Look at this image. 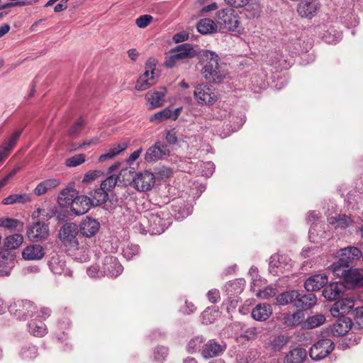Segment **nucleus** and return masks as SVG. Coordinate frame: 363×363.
<instances>
[{"label":"nucleus","instance_id":"nucleus-1","mask_svg":"<svg viewBox=\"0 0 363 363\" xmlns=\"http://www.w3.org/2000/svg\"><path fill=\"white\" fill-rule=\"evenodd\" d=\"M218 55L210 50H203L200 55V62L203 65L202 74L204 78L213 83H220L228 76L225 65L219 63Z\"/></svg>","mask_w":363,"mask_h":363},{"label":"nucleus","instance_id":"nucleus-2","mask_svg":"<svg viewBox=\"0 0 363 363\" xmlns=\"http://www.w3.org/2000/svg\"><path fill=\"white\" fill-rule=\"evenodd\" d=\"M169 224V221L164 217V212L158 211L147 213L142 225H147L146 232L152 235H160L165 230Z\"/></svg>","mask_w":363,"mask_h":363},{"label":"nucleus","instance_id":"nucleus-3","mask_svg":"<svg viewBox=\"0 0 363 363\" xmlns=\"http://www.w3.org/2000/svg\"><path fill=\"white\" fill-rule=\"evenodd\" d=\"M196 50L189 43H184L176 47L165 58L164 65L167 67H173L178 61L186 60L194 57Z\"/></svg>","mask_w":363,"mask_h":363},{"label":"nucleus","instance_id":"nucleus-4","mask_svg":"<svg viewBox=\"0 0 363 363\" xmlns=\"http://www.w3.org/2000/svg\"><path fill=\"white\" fill-rule=\"evenodd\" d=\"M79 229L74 223L63 225L59 232V238L63 245L70 250H77L79 246Z\"/></svg>","mask_w":363,"mask_h":363},{"label":"nucleus","instance_id":"nucleus-5","mask_svg":"<svg viewBox=\"0 0 363 363\" xmlns=\"http://www.w3.org/2000/svg\"><path fill=\"white\" fill-rule=\"evenodd\" d=\"M216 21L218 24L228 30L234 31L240 24L239 16L236 10L226 7L216 12Z\"/></svg>","mask_w":363,"mask_h":363},{"label":"nucleus","instance_id":"nucleus-6","mask_svg":"<svg viewBox=\"0 0 363 363\" xmlns=\"http://www.w3.org/2000/svg\"><path fill=\"white\" fill-rule=\"evenodd\" d=\"M194 96L201 105L211 106L217 101V94L213 86L207 83L199 84L195 86Z\"/></svg>","mask_w":363,"mask_h":363},{"label":"nucleus","instance_id":"nucleus-7","mask_svg":"<svg viewBox=\"0 0 363 363\" xmlns=\"http://www.w3.org/2000/svg\"><path fill=\"white\" fill-rule=\"evenodd\" d=\"M335 348L334 342L328 338H323L315 342L309 350L313 360H320L328 356Z\"/></svg>","mask_w":363,"mask_h":363},{"label":"nucleus","instance_id":"nucleus-8","mask_svg":"<svg viewBox=\"0 0 363 363\" xmlns=\"http://www.w3.org/2000/svg\"><path fill=\"white\" fill-rule=\"evenodd\" d=\"M226 349L227 345L224 341L211 339L203 345L201 354L207 359L222 355Z\"/></svg>","mask_w":363,"mask_h":363},{"label":"nucleus","instance_id":"nucleus-9","mask_svg":"<svg viewBox=\"0 0 363 363\" xmlns=\"http://www.w3.org/2000/svg\"><path fill=\"white\" fill-rule=\"evenodd\" d=\"M36 306L28 300L18 301L11 307L10 311L19 320H26L36 313Z\"/></svg>","mask_w":363,"mask_h":363},{"label":"nucleus","instance_id":"nucleus-10","mask_svg":"<svg viewBox=\"0 0 363 363\" xmlns=\"http://www.w3.org/2000/svg\"><path fill=\"white\" fill-rule=\"evenodd\" d=\"M49 235V227L39 220L27 228V236L32 242H40L47 239Z\"/></svg>","mask_w":363,"mask_h":363},{"label":"nucleus","instance_id":"nucleus-11","mask_svg":"<svg viewBox=\"0 0 363 363\" xmlns=\"http://www.w3.org/2000/svg\"><path fill=\"white\" fill-rule=\"evenodd\" d=\"M155 182V175L148 171L136 174L132 184L139 191H147L152 189Z\"/></svg>","mask_w":363,"mask_h":363},{"label":"nucleus","instance_id":"nucleus-12","mask_svg":"<svg viewBox=\"0 0 363 363\" xmlns=\"http://www.w3.org/2000/svg\"><path fill=\"white\" fill-rule=\"evenodd\" d=\"M362 251L354 246L342 248L337 252L338 260L349 267H352L354 263L362 257Z\"/></svg>","mask_w":363,"mask_h":363},{"label":"nucleus","instance_id":"nucleus-13","mask_svg":"<svg viewBox=\"0 0 363 363\" xmlns=\"http://www.w3.org/2000/svg\"><path fill=\"white\" fill-rule=\"evenodd\" d=\"M123 267L118 259L113 256H106L104 259L101 272L104 276L116 277L123 272Z\"/></svg>","mask_w":363,"mask_h":363},{"label":"nucleus","instance_id":"nucleus-14","mask_svg":"<svg viewBox=\"0 0 363 363\" xmlns=\"http://www.w3.org/2000/svg\"><path fill=\"white\" fill-rule=\"evenodd\" d=\"M169 150L167 145L157 142L147 149L145 159L148 162H155L169 155Z\"/></svg>","mask_w":363,"mask_h":363},{"label":"nucleus","instance_id":"nucleus-15","mask_svg":"<svg viewBox=\"0 0 363 363\" xmlns=\"http://www.w3.org/2000/svg\"><path fill=\"white\" fill-rule=\"evenodd\" d=\"M320 9V4L318 0H306L301 2L297 7V12L302 18H312Z\"/></svg>","mask_w":363,"mask_h":363},{"label":"nucleus","instance_id":"nucleus-16","mask_svg":"<svg viewBox=\"0 0 363 363\" xmlns=\"http://www.w3.org/2000/svg\"><path fill=\"white\" fill-rule=\"evenodd\" d=\"M91 197L79 196L72 200L70 205L71 211L76 216L86 213L92 206Z\"/></svg>","mask_w":363,"mask_h":363},{"label":"nucleus","instance_id":"nucleus-17","mask_svg":"<svg viewBox=\"0 0 363 363\" xmlns=\"http://www.w3.org/2000/svg\"><path fill=\"white\" fill-rule=\"evenodd\" d=\"M354 306L353 299L342 298L337 301L331 307L330 313L333 316L341 318L345 317V315L349 313Z\"/></svg>","mask_w":363,"mask_h":363},{"label":"nucleus","instance_id":"nucleus-18","mask_svg":"<svg viewBox=\"0 0 363 363\" xmlns=\"http://www.w3.org/2000/svg\"><path fill=\"white\" fill-rule=\"evenodd\" d=\"M48 266L50 271L55 274L72 276V272L66 268L64 257L57 254L52 255L48 261Z\"/></svg>","mask_w":363,"mask_h":363},{"label":"nucleus","instance_id":"nucleus-19","mask_svg":"<svg viewBox=\"0 0 363 363\" xmlns=\"http://www.w3.org/2000/svg\"><path fill=\"white\" fill-rule=\"evenodd\" d=\"M99 222L92 218L86 217L83 220L79 225L80 234L86 238L94 237L100 229Z\"/></svg>","mask_w":363,"mask_h":363},{"label":"nucleus","instance_id":"nucleus-20","mask_svg":"<svg viewBox=\"0 0 363 363\" xmlns=\"http://www.w3.org/2000/svg\"><path fill=\"white\" fill-rule=\"evenodd\" d=\"M287 257L284 255L274 254L271 256L269 263V272L274 276H279L282 274L288 266L286 261Z\"/></svg>","mask_w":363,"mask_h":363},{"label":"nucleus","instance_id":"nucleus-21","mask_svg":"<svg viewBox=\"0 0 363 363\" xmlns=\"http://www.w3.org/2000/svg\"><path fill=\"white\" fill-rule=\"evenodd\" d=\"M345 291V286L342 282L336 281L327 285L323 290V296L330 301L337 300Z\"/></svg>","mask_w":363,"mask_h":363},{"label":"nucleus","instance_id":"nucleus-22","mask_svg":"<svg viewBox=\"0 0 363 363\" xmlns=\"http://www.w3.org/2000/svg\"><path fill=\"white\" fill-rule=\"evenodd\" d=\"M352 328L350 318H340L332 325L330 333L333 336L340 337L346 335Z\"/></svg>","mask_w":363,"mask_h":363},{"label":"nucleus","instance_id":"nucleus-23","mask_svg":"<svg viewBox=\"0 0 363 363\" xmlns=\"http://www.w3.org/2000/svg\"><path fill=\"white\" fill-rule=\"evenodd\" d=\"M328 283V277L325 274H315L306 279L304 287L308 291H318Z\"/></svg>","mask_w":363,"mask_h":363},{"label":"nucleus","instance_id":"nucleus-24","mask_svg":"<svg viewBox=\"0 0 363 363\" xmlns=\"http://www.w3.org/2000/svg\"><path fill=\"white\" fill-rule=\"evenodd\" d=\"M272 314V309L269 304L259 303L252 310V317L257 321H264Z\"/></svg>","mask_w":363,"mask_h":363},{"label":"nucleus","instance_id":"nucleus-25","mask_svg":"<svg viewBox=\"0 0 363 363\" xmlns=\"http://www.w3.org/2000/svg\"><path fill=\"white\" fill-rule=\"evenodd\" d=\"M316 301L317 298L313 293L304 295H301L298 293V298L296 299L295 307L301 311L308 310L314 306Z\"/></svg>","mask_w":363,"mask_h":363},{"label":"nucleus","instance_id":"nucleus-26","mask_svg":"<svg viewBox=\"0 0 363 363\" xmlns=\"http://www.w3.org/2000/svg\"><path fill=\"white\" fill-rule=\"evenodd\" d=\"M328 223L336 230H345L354 223L350 216L345 214H339L328 218Z\"/></svg>","mask_w":363,"mask_h":363},{"label":"nucleus","instance_id":"nucleus-27","mask_svg":"<svg viewBox=\"0 0 363 363\" xmlns=\"http://www.w3.org/2000/svg\"><path fill=\"white\" fill-rule=\"evenodd\" d=\"M166 89L161 87L160 91H149L146 94L145 98L150 103L151 108H155L163 105L165 101Z\"/></svg>","mask_w":363,"mask_h":363},{"label":"nucleus","instance_id":"nucleus-28","mask_svg":"<svg viewBox=\"0 0 363 363\" xmlns=\"http://www.w3.org/2000/svg\"><path fill=\"white\" fill-rule=\"evenodd\" d=\"M45 255L44 249L40 245L27 246L22 252L23 259L27 260H38Z\"/></svg>","mask_w":363,"mask_h":363},{"label":"nucleus","instance_id":"nucleus-29","mask_svg":"<svg viewBox=\"0 0 363 363\" xmlns=\"http://www.w3.org/2000/svg\"><path fill=\"white\" fill-rule=\"evenodd\" d=\"M60 184V181L56 179H45L39 183L33 192L36 196H42L46 194L48 191L56 188Z\"/></svg>","mask_w":363,"mask_h":363},{"label":"nucleus","instance_id":"nucleus-30","mask_svg":"<svg viewBox=\"0 0 363 363\" xmlns=\"http://www.w3.org/2000/svg\"><path fill=\"white\" fill-rule=\"evenodd\" d=\"M128 147L126 143H120L114 144L106 153L101 155L99 160V162H104L107 160H111L124 151Z\"/></svg>","mask_w":363,"mask_h":363},{"label":"nucleus","instance_id":"nucleus-31","mask_svg":"<svg viewBox=\"0 0 363 363\" xmlns=\"http://www.w3.org/2000/svg\"><path fill=\"white\" fill-rule=\"evenodd\" d=\"M156 83L155 76L150 75L147 72H144L138 79L135 89L138 91H144Z\"/></svg>","mask_w":363,"mask_h":363},{"label":"nucleus","instance_id":"nucleus-32","mask_svg":"<svg viewBox=\"0 0 363 363\" xmlns=\"http://www.w3.org/2000/svg\"><path fill=\"white\" fill-rule=\"evenodd\" d=\"M23 237L21 234H14L7 236L4 242L3 249L6 251L15 250L21 245Z\"/></svg>","mask_w":363,"mask_h":363},{"label":"nucleus","instance_id":"nucleus-33","mask_svg":"<svg viewBox=\"0 0 363 363\" xmlns=\"http://www.w3.org/2000/svg\"><path fill=\"white\" fill-rule=\"evenodd\" d=\"M297 298H298V291H286L277 296V302L282 306L294 303V306H295V302Z\"/></svg>","mask_w":363,"mask_h":363},{"label":"nucleus","instance_id":"nucleus-34","mask_svg":"<svg viewBox=\"0 0 363 363\" xmlns=\"http://www.w3.org/2000/svg\"><path fill=\"white\" fill-rule=\"evenodd\" d=\"M92 206H100L108 200V193L100 186L91 193Z\"/></svg>","mask_w":363,"mask_h":363},{"label":"nucleus","instance_id":"nucleus-35","mask_svg":"<svg viewBox=\"0 0 363 363\" xmlns=\"http://www.w3.org/2000/svg\"><path fill=\"white\" fill-rule=\"evenodd\" d=\"M29 333L35 337H43L47 333L45 324L43 320H31L28 323Z\"/></svg>","mask_w":363,"mask_h":363},{"label":"nucleus","instance_id":"nucleus-36","mask_svg":"<svg viewBox=\"0 0 363 363\" xmlns=\"http://www.w3.org/2000/svg\"><path fill=\"white\" fill-rule=\"evenodd\" d=\"M304 319L303 311L298 310L292 314H286L284 317V324L286 327H294L300 325Z\"/></svg>","mask_w":363,"mask_h":363},{"label":"nucleus","instance_id":"nucleus-37","mask_svg":"<svg viewBox=\"0 0 363 363\" xmlns=\"http://www.w3.org/2000/svg\"><path fill=\"white\" fill-rule=\"evenodd\" d=\"M306 357V352L302 348H296L290 351L286 356L285 362L287 363H301Z\"/></svg>","mask_w":363,"mask_h":363},{"label":"nucleus","instance_id":"nucleus-38","mask_svg":"<svg viewBox=\"0 0 363 363\" xmlns=\"http://www.w3.org/2000/svg\"><path fill=\"white\" fill-rule=\"evenodd\" d=\"M31 201V197L27 194H11L4 199L2 203L4 205H12L15 203H26Z\"/></svg>","mask_w":363,"mask_h":363},{"label":"nucleus","instance_id":"nucleus-39","mask_svg":"<svg viewBox=\"0 0 363 363\" xmlns=\"http://www.w3.org/2000/svg\"><path fill=\"white\" fill-rule=\"evenodd\" d=\"M360 273L359 269L350 267L342 280L349 287H357Z\"/></svg>","mask_w":363,"mask_h":363},{"label":"nucleus","instance_id":"nucleus-40","mask_svg":"<svg viewBox=\"0 0 363 363\" xmlns=\"http://www.w3.org/2000/svg\"><path fill=\"white\" fill-rule=\"evenodd\" d=\"M216 25L213 21L209 18H203L197 24V30L201 34H208L216 30Z\"/></svg>","mask_w":363,"mask_h":363},{"label":"nucleus","instance_id":"nucleus-41","mask_svg":"<svg viewBox=\"0 0 363 363\" xmlns=\"http://www.w3.org/2000/svg\"><path fill=\"white\" fill-rule=\"evenodd\" d=\"M205 342V338L202 335H199L191 339L186 345V350L189 353L194 354L197 351L201 350L202 345Z\"/></svg>","mask_w":363,"mask_h":363},{"label":"nucleus","instance_id":"nucleus-42","mask_svg":"<svg viewBox=\"0 0 363 363\" xmlns=\"http://www.w3.org/2000/svg\"><path fill=\"white\" fill-rule=\"evenodd\" d=\"M350 267L337 259L330 267V269L335 277L342 279Z\"/></svg>","mask_w":363,"mask_h":363},{"label":"nucleus","instance_id":"nucleus-43","mask_svg":"<svg viewBox=\"0 0 363 363\" xmlns=\"http://www.w3.org/2000/svg\"><path fill=\"white\" fill-rule=\"evenodd\" d=\"M353 322L352 325L354 329H363V306L357 307L352 313Z\"/></svg>","mask_w":363,"mask_h":363},{"label":"nucleus","instance_id":"nucleus-44","mask_svg":"<svg viewBox=\"0 0 363 363\" xmlns=\"http://www.w3.org/2000/svg\"><path fill=\"white\" fill-rule=\"evenodd\" d=\"M325 321V318L322 314H316L313 316L308 317L306 320L305 325L308 328H315L323 325Z\"/></svg>","mask_w":363,"mask_h":363},{"label":"nucleus","instance_id":"nucleus-45","mask_svg":"<svg viewBox=\"0 0 363 363\" xmlns=\"http://www.w3.org/2000/svg\"><path fill=\"white\" fill-rule=\"evenodd\" d=\"M85 125L83 117H80L69 129L68 135L72 138H77Z\"/></svg>","mask_w":363,"mask_h":363},{"label":"nucleus","instance_id":"nucleus-46","mask_svg":"<svg viewBox=\"0 0 363 363\" xmlns=\"http://www.w3.org/2000/svg\"><path fill=\"white\" fill-rule=\"evenodd\" d=\"M0 226L8 229L15 230L19 226L22 228L23 223L17 219L1 218H0Z\"/></svg>","mask_w":363,"mask_h":363},{"label":"nucleus","instance_id":"nucleus-47","mask_svg":"<svg viewBox=\"0 0 363 363\" xmlns=\"http://www.w3.org/2000/svg\"><path fill=\"white\" fill-rule=\"evenodd\" d=\"M288 342V337L281 335L275 337L271 342V347L274 351H280Z\"/></svg>","mask_w":363,"mask_h":363},{"label":"nucleus","instance_id":"nucleus-48","mask_svg":"<svg viewBox=\"0 0 363 363\" xmlns=\"http://www.w3.org/2000/svg\"><path fill=\"white\" fill-rule=\"evenodd\" d=\"M171 109L166 108L157 113H155L150 117V121L153 123H160L165 119L170 118Z\"/></svg>","mask_w":363,"mask_h":363},{"label":"nucleus","instance_id":"nucleus-49","mask_svg":"<svg viewBox=\"0 0 363 363\" xmlns=\"http://www.w3.org/2000/svg\"><path fill=\"white\" fill-rule=\"evenodd\" d=\"M118 179L119 177L118 175H110L101 182V186L108 193V191H111L116 186Z\"/></svg>","mask_w":363,"mask_h":363},{"label":"nucleus","instance_id":"nucleus-50","mask_svg":"<svg viewBox=\"0 0 363 363\" xmlns=\"http://www.w3.org/2000/svg\"><path fill=\"white\" fill-rule=\"evenodd\" d=\"M140 247L138 245L128 244L123 249V255L127 259H132L139 253Z\"/></svg>","mask_w":363,"mask_h":363},{"label":"nucleus","instance_id":"nucleus-51","mask_svg":"<svg viewBox=\"0 0 363 363\" xmlns=\"http://www.w3.org/2000/svg\"><path fill=\"white\" fill-rule=\"evenodd\" d=\"M86 155L83 153L75 155L66 160L65 164L67 167H77L84 162Z\"/></svg>","mask_w":363,"mask_h":363},{"label":"nucleus","instance_id":"nucleus-52","mask_svg":"<svg viewBox=\"0 0 363 363\" xmlns=\"http://www.w3.org/2000/svg\"><path fill=\"white\" fill-rule=\"evenodd\" d=\"M37 347L34 345L24 347L21 350V357L24 359H33L37 356Z\"/></svg>","mask_w":363,"mask_h":363},{"label":"nucleus","instance_id":"nucleus-53","mask_svg":"<svg viewBox=\"0 0 363 363\" xmlns=\"http://www.w3.org/2000/svg\"><path fill=\"white\" fill-rule=\"evenodd\" d=\"M168 354V349L165 347H157L154 350V359L162 363Z\"/></svg>","mask_w":363,"mask_h":363},{"label":"nucleus","instance_id":"nucleus-54","mask_svg":"<svg viewBox=\"0 0 363 363\" xmlns=\"http://www.w3.org/2000/svg\"><path fill=\"white\" fill-rule=\"evenodd\" d=\"M259 333L260 330L255 327L249 328L243 332L240 337L247 340H255Z\"/></svg>","mask_w":363,"mask_h":363},{"label":"nucleus","instance_id":"nucleus-55","mask_svg":"<svg viewBox=\"0 0 363 363\" xmlns=\"http://www.w3.org/2000/svg\"><path fill=\"white\" fill-rule=\"evenodd\" d=\"M152 20L153 17L152 16L145 14L138 17L135 21V23L138 28H145L152 21Z\"/></svg>","mask_w":363,"mask_h":363},{"label":"nucleus","instance_id":"nucleus-56","mask_svg":"<svg viewBox=\"0 0 363 363\" xmlns=\"http://www.w3.org/2000/svg\"><path fill=\"white\" fill-rule=\"evenodd\" d=\"M277 294V289L275 287L267 286L263 290H259L257 293V296L262 298H269L275 296Z\"/></svg>","mask_w":363,"mask_h":363},{"label":"nucleus","instance_id":"nucleus-57","mask_svg":"<svg viewBox=\"0 0 363 363\" xmlns=\"http://www.w3.org/2000/svg\"><path fill=\"white\" fill-rule=\"evenodd\" d=\"M21 133H22L21 130H16L4 143H5L6 145H8L10 147H11L13 149L16 146L17 141L18 140Z\"/></svg>","mask_w":363,"mask_h":363},{"label":"nucleus","instance_id":"nucleus-58","mask_svg":"<svg viewBox=\"0 0 363 363\" xmlns=\"http://www.w3.org/2000/svg\"><path fill=\"white\" fill-rule=\"evenodd\" d=\"M53 216L52 212H50L46 209L38 208L33 213V218L40 217L43 220H49Z\"/></svg>","mask_w":363,"mask_h":363},{"label":"nucleus","instance_id":"nucleus-59","mask_svg":"<svg viewBox=\"0 0 363 363\" xmlns=\"http://www.w3.org/2000/svg\"><path fill=\"white\" fill-rule=\"evenodd\" d=\"M87 274L90 277H103L101 272V267L99 265H93L87 269Z\"/></svg>","mask_w":363,"mask_h":363},{"label":"nucleus","instance_id":"nucleus-60","mask_svg":"<svg viewBox=\"0 0 363 363\" xmlns=\"http://www.w3.org/2000/svg\"><path fill=\"white\" fill-rule=\"evenodd\" d=\"M156 60L155 58H149L145 63V72L150 75L155 76V69L156 66Z\"/></svg>","mask_w":363,"mask_h":363},{"label":"nucleus","instance_id":"nucleus-61","mask_svg":"<svg viewBox=\"0 0 363 363\" xmlns=\"http://www.w3.org/2000/svg\"><path fill=\"white\" fill-rule=\"evenodd\" d=\"M207 297L208 301L212 303H217L220 300V292L216 289H213L210 291H208L207 294Z\"/></svg>","mask_w":363,"mask_h":363},{"label":"nucleus","instance_id":"nucleus-62","mask_svg":"<svg viewBox=\"0 0 363 363\" xmlns=\"http://www.w3.org/2000/svg\"><path fill=\"white\" fill-rule=\"evenodd\" d=\"M230 285L233 288L235 293L239 294L243 290L245 281L241 279H235L231 282Z\"/></svg>","mask_w":363,"mask_h":363},{"label":"nucleus","instance_id":"nucleus-63","mask_svg":"<svg viewBox=\"0 0 363 363\" xmlns=\"http://www.w3.org/2000/svg\"><path fill=\"white\" fill-rule=\"evenodd\" d=\"M99 176V171H89L86 174H85L82 182H89L94 180Z\"/></svg>","mask_w":363,"mask_h":363},{"label":"nucleus","instance_id":"nucleus-64","mask_svg":"<svg viewBox=\"0 0 363 363\" xmlns=\"http://www.w3.org/2000/svg\"><path fill=\"white\" fill-rule=\"evenodd\" d=\"M166 140L169 144L174 145L177 142V137L174 130H169L166 135Z\"/></svg>","mask_w":363,"mask_h":363}]
</instances>
